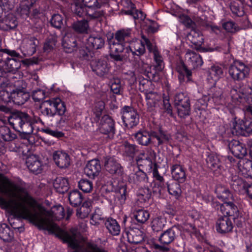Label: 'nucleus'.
<instances>
[{
    "label": "nucleus",
    "mask_w": 252,
    "mask_h": 252,
    "mask_svg": "<svg viewBox=\"0 0 252 252\" xmlns=\"http://www.w3.org/2000/svg\"><path fill=\"white\" fill-rule=\"evenodd\" d=\"M2 185H0V192L11 197H17L21 201L11 200L16 205V213L21 219L28 220L34 224L40 230H47L50 234H54L55 231L59 230L60 234L57 236L62 239L64 243H67L68 247L74 251H81V247L76 240L68 233L62 230L55 223H51L49 220L43 217L39 213L32 212L31 208H33L36 203V200L28 193L25 196L17 195L12 189L22 191L23 189L18 187L5 176H2Z\"/></svg>",
    "instance_id": "1"
},
{
    "label": "nucleus",
    "mask_w": 252,
    "mask_h": 252,
    "mask_svg": "<svg viewBox=\"0 0 252 252\" xmlns=\"http://www.w3.org/2000/svg\"><path fill=\"white\" fill-rule=\"evenodd\" d=\"M8 122L9 125L16 131L19 133L22 139H28L30 135L33 133V130L37 128L36 124L44 123L38 116L34 115H30L27 113L21 111H15L9 113Z\"/></svg>",
    "instance_id": "2"
},
{
    "label": "nucleus",
    "mask_w": 252,
    "mask_h": 252,
    "mask_svg": "<svg viewBox=\"0 0 252 252\" xmlns=\"http://www.w3.org/2000/svg\"><path fill=\"white\" fill-rule=\"evenodd\" d=\"M141 37V39L139 41L127 45V49L126 50V59H128L132 63L135 69L140 66H147V63L144 62L142 58L146 53L145 46L150 53H152L153 47L151 41L146 35L142 34Z\"/></svg>",
    "instance_id": "3"
},
{
    "label": "nucleus",
    "mask_w": 252,
    "mask_h": 252,
    "mask_svg": "<svg viewBox=\"0 0 252 252\" xmlns=\"http://www.w3.org/2000/svg\"><path fill=\"white\" fill-rule=\"evenodd\" d=\"M218 197L223 201V203H220L217 199H213L211 206L218 213L239 217V211L237 206L233 202L234 200L233 196L228 189H223L221 193L218 194Z\"/></svg>",
    "instance_id": "4"
},
{
    "label": "nucleus",
    "mask_w": 252,
    "mask_h": 252,
    "mask_svg": "<svg viewBox=\"0 0 252 252\" xmlns=\"http://www.w3.org/2000/svg\"><path fill=\"white\" fill-rule=\"evenodd\" d=\"M98 126L99 133L95 138L100 143H105L114 138L116 133L115 122L108 115H104L100 119Z\"/></svg>",
    "instance_id": "5"
},
{
    "label": "nucleus",
    "mask_w": 252,
    "mask_h": 252,
    "mask_svg": "<svg viewBox=\"0 0 252 252\" xmlns=\"http://www.w3.org/2000/svg\"><path fill=\"white\" fill-rule=\"evenodd\" d=\"M2 103L5 104L13 103L17 105H22L30 98V95L24 88H12L8 92H3L0 95Z\"/></svg>",
    "instance_id": "6"
},
{
    "label": "nucleus",
    "mask_w": 252,
    "mask_h": 252,
    "mask_svg": "<svg viewBox=\"0 0 252 252\" xmlns=\"http://www.w3.org/2000/svg\"><path fill=\"white\" fill-rule=\"evenodd\" d=\"M50 107H45L41 109L42 114L48 117H53L56 115L61 116L59 121V124H65L66 119L63 115L64 114L66 108L65 103L60 98H53L47 101Z\"/></svg>",
    "instance_id": "7"
},
{
    "label": "nucleus",
    "mask_w": 252,
    "mask_h": 252,
    "mask_svg": "<svg viewBox=\"0 0 252 252\" xmlns=\"http://www.w3.org/2000/svg\"><path fill=\"white\" fill-rule=\"evenodd\" d=\"M107 41L111 51L110 56L112 59L117 62L123 61L126 59L125 54L127 46L126 44L116 41L114 38L113 33L107 38Z\"/></svg>",
    "instance_id": "8"
},
{
    "label": "nucleus",
    "mask_w": 252,
    "mask_h": 252,
    "mask_svg": "<svg viewBox=\"0 0 252 252\" xmlns=\"http://www.w3.org/2000/svg\"><path fill=\"white\" fill-rule=\"evenodd\" d=\"M249 67L242 61L235 60L228 68V73L235 82L244 80L249 75Z\"/></svg>",
    "instance_id": "9"
},
{
    "label": "nucleus",
    "mask_w": 252,
    "mask_h": 252,
    "mask_svg": "<svg viewBox=\"0 0 252 252\" xmlns=\"http://www.w3.org/2000/svg\"><path fill=\"white\" fill-rule=\"evenodd\" d=\"M122 228L123 230V236L126 235L129 243L137 244L142 241V235H136L134 229H136L137 233H141V231L138 229L135 228L133 224H131V220L129 219L126 215L123 217Z\"/></svg>",
    "instance_id": "10"
},
{
    "label": "nucleus",
    "mask_w": 252,
    "mask_h": 252,
    "mask_svg": "<svg viewBox=\"0 0 252 252\" xmlns=\"http://www.w3.org/2000/svg\"><path fill=\"white\" fill-rule=\"evenodd\" d=\"M174 105L177 107L178 115L181 118H186L190 115V99L186 93H180L175 94Z\"/></svg>",
    "instance_id": "11"
},
{
    "label": "nucleus",
    "mask_w": 252,
    "mask_h": 252,
    "mask_svg": "<svg viewBox=\"0 0 252 252\" xmlns=\"http://www.w3.org/2000/svg\"><path fill=\"white\" fill-rule=\"evenodd\" d=\"M122 119L126 127L128 129L136 126L139 122V117L137 111L133 107L125 106L122 109Z\"/></svg>",
    "instance_id": "12"
},
{
    "label": "nucleus",
    "mask_w": 252,
    "mask_h": 252,
    "mask_svg": "<svg viewBox=\"0 0 252 252\" xmlns=\"http://www.w3.org/2000/svg\"><path fill=\"white\" fill-rule=\"evenodd\" d=\"M205 156L207 167L216 176L220 175L224 170V167L219 156L209 149L206 151Z\"/></svg>",
    "instance_id": "13"
},
{
    "label": "nucleus",
    "mask_w": 252,
    "mask_h": 252,
    "mask_svg": "<svg viewBox=\"0 0 252 252\" xmlns=\"http://www.w3.org/2000/svg\"><path fill=\"white\" fill-rule=\"evenodd\" d=\"M222 215L223 216L220 217L217 219L216 228L219 233L225 234L232 231L233 223L231 220L234 221L238 217H234L233 216L227 214Z\"/></svg>",
    "instance_id": "14"
},
{
    "label": "nucleus",
    "mask_w": 252,
    "mask_h": 252,
    "mask_svg": "<svg viewBox=\"0 0 252 252\" xmlns=\"http://www.w3.org/2000/svg\"><path fill=\"white\" fill-rule=\"evenodd\" d=\"M81 35L75 34H66L62 40V46L66 53H70L78 50V46L82 44Z\"/></svg>",
    "instance_id": "15"
},
{
    "label": "nucleus",
    "mask_w": 252,
    "mask_h": 252,
    "mask_svg": "<svg viewBox=\"0 0 252 252\" xmlns=\"http://www.w3.org/2000/svg\"><path fill=\"white\" fill-rule=\"evenodd\" d=\"M21 66V61L19 59L9 58L0 59V71L3 74L7 73L15 74Z\"/></svg>",
    "instance_id": "16"
},
{
    "label": "nucleus",
    "mask_w": 252,
    "mask_h": 252,
    "mask_svg": "<svg viewBox=\"0 0 252 252\" xmlns=\"http://www.w3.org/2000/svg\"><path fill=\"white\" fill-rule=\"evenodd\" d=\"M152 174L154 184L153 193L161 195L166 191L168 183L165 181L163 177L159 174L158 169L155 168Z\"/></svg>",
    "instance_id": "17"
},
{
    "label": "nucleus",
    "mask_w": 252,
    "mask_h": 252,
    "mask_svg": "<svg viewBox=\"0 0 252 252\" xmlns=\"http://www.w3.org/2000/svg\"><path fill=\"white\" fill-rule=\"evenodd\" d=\"M181 228V226L179 224H174L160 234L159 241L164 245L171 244L180 234Z\"/></svg>",
    "instance_id": "18"
},
{
    "label": "nucleus",
    "mask_w": 252,
    "mask_h": 252,
    "mask_svg": "<svg viewBox=\"0 0 252 252\" xmlns=\"http://www.w3.org/2000/svg\"><path fill=\"white\" fill-rule=\"evenodd\" d=\"M176 70L178 73V78L180 84L192 83V72L183 61L176 64Z\"/></svg>",
    "instance_id": "19"
},
{
    "label": "nucleus",
    "mask_w": 252,
    "mask_h": 252,
    "mask_svg": "<svg viewBox=\"0 0 252 252\" xmlns=\"http://www.w3.org/2000/svg\"><path fill=\"white\" fill-rule=\"evenodd\" d=\"M153 144L156 143L158 147H162L168 145L172 140L170 134L163 130L161 127L152 130Z\"/></svg>",
    "instance_id": "20"
},
{
    "label": "nucleus",
    "mask_w": 252,
    "mask_h": 252,
    "mask_svg": "<svg viewBox=\"0 0 252 252\" xmlns=\"http://www.w3.org/2000/svg\"><path fill=\"white\" fill-rule=\"evenodd\" d=\"M92 70L100 77L108 78L110 74L111 66L104 60H98L91 64Z\"/></svg>",
    "instance_id": "21"
},
{
    "label": "nucleus",
    "mask_w": 252,
    "mask_h": 252,
    "mask_svg": "<svg viewBox=\"0 0 252 252\" xmlns=\"http://www.w3.org/2000/svg\"><path fill=\"white\" fill-rule=\"evenodd\" d=\"M69 8L74 15L78 17L89 20L96 19L93 14H91V12L84 4L75 2L70 4Z\"/></svg>",
    "instance_id": "22"
},
{
    "label": "nucleus",
    "mask_w": 252,
    "mask_h": 252,
    "mask_svg": "<svg viewBox=\"0 0 252 252\" xmlns=\"http://www.w3.org/2000/svg\"><path fill=\"white\" fill-rule=\"evenodd\" d=\"M152 130H139L133 135L135 140L139 145L144 146L153 144Z\"/></svg>",
    "instance_id": "23"
},
{
    "label": "nucleus",
    "mask_w": 252,
    "mask_h": 252,
    "mask_svg": "<svg viewBox=\"0 0 252 252\" xmlns=\"http://www.w3.org/2000/svg\"><path fill=\"white\" fill-rule=\"evenodd\" d=\"M228 180L232 189L239 194H245V191L249 183L237 175H231Z\"/></svg>",
    "instance_id": "24"
},
{
    "label": "nucleus",
    "mask_w": 252,
    "mask_h": 252,
    "mask_svg": "<svg viewBox=\"0 0 252 252\" xmlns=\"http://www.w3.org/2000/svg\"><path fill=\"white\" fill-rule=\"evenodd\" d=\"M86 43L90 48L94 50L100 49L104 47L105 43V38L100 35H83Z\"/></svg>",
    "instance_id": "25"
},
{
    "label": "nucleus",
    "mask_w": 252,
    "mask_h": 252,
    "mask_svg": "<svg viewBox=\"0 0 252 252\" xmlns=\"http://www.w3.org/2000/svg\"><path fill=\"white\" fill-rule=\"evenodd\" d=\"M101 170L100 162L97 159L88 161L84 168V173L89 178L94 179L100 174Z\"/></svg>",
    "instance_id": "26"
},
{
    "label": "nucleus",
    "mask_w": 252,
    "mask_h": 252,
    "mask_svg": "<svg viewBox=\"0 0 252 252\" xmlns=\"http://www.w3.org/2000/svg\"><path fill=\"white\" fill-rule=\"evenodd\" d=\"M113 35L116 41L126 44L129 43L132 40L133 31L131 28H122L117 31Z\"/></svg>",
    "instance_id": "27"
},
{
    "label": "nucleus",
    "mask_w": 252,
    "mask_h": 252,
    "mask_svg": "<svg viewBox=\"0 0 252 252\" xmlns=\"http://www.w3.org/2000/svg\"><path fill=\"white\" fill-rule=\"evenodd\" d=\"M172 177L175 181L184 183L187 179V170L186 168L179 164H172L170 167Z\"/></svg>",
    "instance_id": "28"
},
{
    "label": "nucleus",
    "mask_w": 252,
    "mask_h": 252,
    "mask_svg": "<svg viewBox=\"0 0 252 252\" xmlns=\"http://www.w3.org/2000/svg\"><path fill=\"white\" fill-rule=\"evenodd\" d=\"M26 164L29 170L36 175L40 173L42 170V162L39 157L36 155H29L26 159Z\"/></svg>",
    "instance_id": "29"
},
{
    "label": "nucleus",
    "mask_w": 252,
    "mask_h": 252,
    "mask_svg": "<svg viewBox=\"0 0 252 252\" xmlns=\"http://www.w3.org/2000/svg\"><path fill=\"white\" fill-rule=\"evenodd\" d=\"M121 150L123 157L127 160L131 161L138 152L139 149L138 146L135 144L126 141L121 146Z\"/></svg>",
    "instance_id": "30"
},
{
    "label": "nucleus",
    "mask_w": 252,
    "mask_h": 252,
    "mask_svg": "<svg viewBox=\"0 0 252 252\" xmlns=\"http://www.w3.org/2000/svg\"><path fill=\"white\" fill-rule=\"evenodd\" d=\"M105 168L110 174L121 177L123 174V168L114 158H108L105 162Z\"/></svg>",
    "instance_id": "31"
},
{
    "label": "nucleus",
    "mask_w": 252,
    "mask_h": 252,
    "mask_svg": "<svg viewBox=\"0 0 252 252\" xmlns=\"http://www.w3.org/2000/svg\"><path fill=\"white\" fill-rule=\"evenodd\" d=\"M81 1L91 12V14H93L96 18H100L104 15V11L98 10L101 6V2L98 0H82Z\"/></svg>",
    "instance_id": "32"
},
{
    "label": "nucleus",
    "mask_w": 252,
    "mask_h": 252,
    "mask_svg": "<svg viewBox=\"0 0 252 252\" xmlns=\"http://www.w3.org/2000/svg\"><path fill=\"white\" fill-rule=\"evenodd\" d=\"M53 159L60 168H67L70 163L69 156L66 153L57 151L53 153Z\"/></svg>",
    "instance_id": "33"
},
{
    "label": "nucleus",
    "mask_w": 252,
    "mask_h": 252,
    "mask_svg": "<svg viewBox=\"0 0 252 252\" xmlns=\"http://www.w3.org/2000/svg\"><path fill=\"white\" fill-rule=\"evenodd\" d=\"M134 173H131L129 175V180L136 185L144 184L148 182V177L146 173L141 170L139 167H133Z\"/></svg>",
    "instance_id": "34"
},
{
    "label": "nucleus",
    "mask_w": 252,
    "mask_h": 252,
    "mask_svg": "<svg viewBox=\"0 0 252 252\" xmlns=\"http://www.w3.org/2000/svg\"><path fill=\"white\" fill-rule=\"evenodd\" d=\"M232 154L239 158H242L247 155V150L243 144L239 141H232L229 145Z\"/></svg>",
    "instance_id": "35"
},
{
    "label": "nucleus",
    "mask_w": 252,
    "mask_h": 252,
    "mask_svg": "<svg viewBox=\"0 0 252 252\" xmlns=\"http://www.w3.org/2000/svg\"><path fill=\"white\" fill-rule=\"evenodd\" d=\"M131 218H127L131 220V224H132V220H135L137 223L139 225L144 224L149 219L150 213L149 212L143 209H135L133 211Z\"/></svg>",
    "instance_id": "36"
},
{
    "label": "nucleus",
    "mask_w": 252,
    "mask_h": 252,
    "mask_svg": "<svg viewBox=\"0 0 252 252\" xmlns=\"http://www.w3.org/2000/svg\"><path fill=\"white\" fill-rule=\"evenodd\" d=\"M105 108V103L100 100L96 102L92 109L91 121L92 124L98 123L101 118L102 112Z\"/></svg>",
    "instance_id": "37"
},
{
    "label": "nucleus",
    "mask_w": 252,
    "mask_h": 252,
    "mask_svg": "<svg viewBox=\"0 0 252 252\" xmlns=\"http://www.w3.org/2000/svg\"><path fill=\"white\" fill-rule=\"evenodd\" d=\"M53 187L56 192L60 194L66 192L70 187L68 179L64 177H57L53 182Z\"/></svg>",
    "instance_id": "38"
},
{
    "label": "nucleus",
    "mask_w": 252,
    "mask_h": 252,
    "mask_svg": "<svg viewBox=\"0 0 252 252\" xmlns=\"http://www.w3.org/2000/svg\"><path fill=\"white\" fill-rule=\"evenodd\" d=\"M104 225L111 235L118 236L120 234L121 227L116 220L109 217L105 220Z\"/></svg>",
    "instance_id": "39"
},
{
    "label": "nucleus",
    "mask_w": 252,
    "mask_h": 252,
    "mask_svg": "<svg viewBox=\"0 0 252 252\" xmlns=\"http://www.w3.org/2000/svg\"><path fill=\"white\" fill-rule=\"evenodd\" d=\"M136 69L142 74L145 75L149 80L156 82L158 81L159 79V76L158 74V71H157L156 69L152 70L151 67H150L149 64L147 63V66L144 67L143 66H140L137 68Z\"/></svg>",
    "instance_id": "40"
},
{
    "label": "nucleus",
    "mask_w": 252,
    "mask_h": 252,
    "mask_svg": "<svg viewBox=\"0 0 252 252\" xmlns=\"http://www.w3.org/2000/svg\"><path fill=\"white\" fill-rule=\"evenodd\" d=\"M189 40L196 46H200L204 43V38L201 32L194 27L190 30L187 36Z\"/></svg>",
    "instance_id": "41"
},
{
    "label": "nucleus",
    "mask_w": 252,
    "mask_h": 252,
    "mask_svg": "<svg viewBox=\"0 0 252 252\" xmlns=\"http://www.w3.org/2000/svg\"><path fill=\"white\" fill-rule=\"evenodd\" d=\"M223 69L219 65H213L209 70L207 79L211 85L215 86L217 82L223 76Z\"/></svg>",
    "instance_id": "42"
},
{
    "label": "nucleus",
    "mask_w": 252,
    "mask_h": 252,
    "mask_svg": "<svg viewBox=\"0 0 252 252\" xmlns=\"http://www.w3.org/2000/svg\"><path fill=\"white\" fill-rule=\"evenodd\" d=\"M142 166L143 169L148 172H152L154 170L155 168L158 169L159 166L150 157H147L145 158H141L137 160V166L136 167Z\"/></svg>",
    "instance_id": "43"
},
{
    "label": "nucleus",
    "mask_w": 252,
    "mask_h": 252,
    "mask_svg": "<svg viewBox=\"0 0 252 252\" xmlns=\"http://www.w3.org/2000/svg\"><path fill=\"white\" fill-rule=\"evenodd\" d=\"M0 137L5 144V142H12L17 139V135L9 127L1 126H0Z\"/></svg>",
    "instance_id": "44"
},
{
    "label": "nucleus",
    "mask_w": 252,
    "mask_h": 252,
    "mask_svg": "<svg viewBox=\"0 0 252 252\" xmlns=\"http://www.w3.org/2000/svg\"><path fill=\"white\" fill-rule=\"evenodd\" d=\"M210 90L207 93V96L209 97V103H214L215 105L221 104L222 91L216 88L215 86L212 85Z\"/></svg>",
    "instance_id": "45"
},
{
    "label": "nucleus",
    "mask_w": 252,
    "mask_h": 252,
    "mask_svg": "<svg viewBox=\"0 0 252 252\" xmlns=\"http://www.w3.org/2000/svg\"><path fill=\"white\" fill-rule=\"evenodd\" d=\"M0 238L5 242H11L14 239V233L6 223L0 224Z\"/></svg>",
    "instance_id": "46"
},
{
    "label": "nucleus",
    "mask_w": 252,
    "mask_h": 252,
    "mask_svg": "<svg viewBox=\"0 0 252 252\" xmlns=\"http://www.w3.org/2000/svg\"><path fill=\"white\" fill-rule=\"evenodd\" d=\"M187 58H188V63L193 69L201 66L203 63L201 56L194 52H190L186 54Z\"/></svg>",
    "instance_id": "47"
},
{
    "label": "nucleus",
    "mask_w": 252,
    "mask_h": 252,
    "mask_svg": "<svg viewBox=\"0 0 252 252\" xmlns=\"http://www.w3.org/2000/svg\"><path fill=\"white\" fill-rule=\"evenodd\" d=\"M152 53L153 54L154 68L157 71H162L164 68V62L162 55L157 47L153 46Z\"/></svg>",
    "instance_id": "48"
},
{
    "label": "nucleus",
    "mask_w": 252,
    "mask_h": 252,
    "mask_svg": "<svg viewBox=\"0 0 252 252\" xmlns=\"http://www.w3.org/2000/svg\"><path fill=\"white\" fill-rule=\"evenodd\" d=\"M68 199L70 205L73 207L80 206L84 200V196L77 189L71 190L68 194Z\"/></svg>",
    "instance_id": "49"
},
{
    "label": "nucleus",
    "mask_w": 252,
    "mask_h": 252,
    "mask_svg": "<svg viewBox=\"0 0 252 252\" xmlns=\"http://www.w3.org/2000/svg\"><path fill=\"white\" fill-rule=\"evenodd\" d=\"M250 155L252 158V145L250 147ZM240 171L244 177L252 179V161L247 160L244 162Z\"/></svg>",
    "instance_id": "50"
},
{
    "label": "nucleus",
    "mask_w": 252,
    "mask_h": 252,
    "mask_svg": "<svg viewBox=\"0 0 252 252\" xmlns=\"http://www.w3.org/2000/svg\"><path fill=\"white\" fill-rule=\"evenodd\" d=\"M82 44L78 46V56L80 58L89 60L92 57V52L91 48L87 45L84 38H82Z\"/></svg>",
    "instance_id": "51"
},
{
    "label": "nucleus",
    "mask_w": 252,
    "mask_h": 252,
    "mask_svg": "<svg viewBox=\"0 0 252 252\" xmlns=\"http://www.w3.org/2000/svg\"><path fill=\"white\" fill-rule=\"evenodd\" d=\"M139 82V90L144 94L149 91H152L154 90L155 86L153 83L147 78L143 77H139L138 78Z\"/></svg>",
    "instance_id": "52"
},
{
    "label": "nucleus",
    "mask_w": 252,
    "mask_h": 252,
    "mask_svg": "<svg viewBox=\"0 0 252 252\" xmlns=\"http://www.w3.org/2000/svg\"><path fill=\"white\" fill-rule=\"evenodd\" d=\"M181 183H178L177 181H172L170 183H167L166 190H167L170 194L174 196L175 198L178 199L181 195L182 190Z\"/></svg>",
    "instance_id": "53"
},
{
    "label": "nucleus",
    "mask_w": 252,
    "mask_h": 252,
    "mask_svg": "<svg viewBox=\"0 0 252 252\" xmlns=\"http://www.w3.org/2000/svg\"><path fill=\"white\" fill-rule=\"evenodd\" d=\"M166 224V219L162 216H158L153 219L151 222V227L154 232L161 231Z\"/></svg>",
    "instance_id": "54"
},
{
    "label": "nucleus",
    "mask_w": 252,
    "mask_h": 252,
    "mask_svg": "<svg viewBox=\"0 0 252 252\" xmlns=\"http://www.w3.org/2000/svg\"><path fill=\"white\" fill-rule=\"evenodd\" d=\"M144 94L147 104L150 107H156L158 102L160 100V96L157 92H154V90Z\"/></svg>",
    "instance_id": "55"
},
{
    "label": "nucleus",
    "mask_w": 252,
    "mask_h": 252,
    "mask_svg": "<svg viewBox=\"0 0 252 252\" xmlns=\"http://www.w3.org/2000/svg\"><path fill=\"white\" fill-rule=\"evenodd\" d=\"M88 19H83L80 21H77L72 25L73 30L78 33H87L89 27Z\"/></svg>",
    "instance_id": "56"
},
{
    "label": "nucleus",
    "mask_w": 252,
    "mask_h": 252,
    "mask_svg": "<svg viewBox=\"0 0 252 252\" xmlns=\"http://www.w3.org/2000/svg\"><path fill=\"white\" fill-rule=\"evenodd\" d=\"M37 0H23L20 4V13L22 15L29 16L30 9L33 7Z\"/></svg>",
    "instance_id": "57"
},
{
    "label": "nucleus",
    "mask_w": 252,
    "mask_h": 252,
    "mask_svg": "<svg viewBox=\"0 0 252 252\" xmlns=\"http://www.w3.org/2000/svg\"><path fill=\"white\" fill-rule=\"evenodd\" d=\"M5 27H3L5 31L13 30L17 26V21L16 17L13 14H8L3 19Z\"/></svg>",
    "instance_id": "58"
},
{
    "label": "nucleus",
    "mask_w": 252,
    "mask_h": 252,
    "mask_svg": "<svg viewBox=\"0 0 252 252\" xmlns=\"http://www.w3.org/2000/svg\"><path fill=\"white\" fill-rule=\"evenodd\" d=\"M38 42V40L34 36H31L27 40L25 47L28 54L32 55L36 52Z\"/></svg>",
    "instance_id": "59"
},
{
    "label": "nucleus",
    "mask_w": 252,
    "mask_h": 252,
    "mask_svg": "<svg viewBox=\"0 0 252 252\" xmlns=\"http://www.w3.org/2000/svg\"><path fill=\"white\" fill-rule=\"evenodd\" d=\"M230 8L232 14L235 16L241 17L245 14L244 6L242 3H239L236 1L232 2L230 5Z\"/></svg>",
    "instance_id": "60"
},
{
    "label": "nucleus",
    "mask_w": 252,
    "mask_h": 252,
    "mask_svg": "<svg viewBox=\"0 0 252 252\" xmlns=\"http://www.w3.org/2000/svg\"><path fill=\"white\" fill-rule=\"evenodd\" d=\"M244 121L239 120L238 122H233L232 126L231 127V131L233 135H245L244 128Z\"/></svg>",
    "instance_id": "61"
},
{
    "label": "nucleus",
    "mask_w": 252,
    "mask_h": 252,
    "mask_svg": "<svg viewBox=\"0 0 252 252\" xmlns=\"http://www.w3.org/2000/svg\"><path fill=\"white\" fill-rule=\"evenodd\" d=\"M127 196V188L126 185L119 186L116 192V198L120 205H123L126 202Z\"/></svg>",
    "instance_id": "62"
},
{
    "label": "nucleus",
    "mask_w": 252,
    "mask_h": 252,
    "mask_svg": "<svg viewBox=\"0 0 252 252\" xmlns=\"http://www.w3.org/2000/svg\"><path fill=\"white\" fill-rule=\"evenodd\" d=\"M79 189L85 193L90 192L93 189V184L92 181L86 179H82L78 184Z\"/></svg>",
    "instance_id": "63"
},
{
    "label": "nucleus",
    "mask_w": 252,
    "mask_h": 252,
    "mask_svg": "<svg viewBox=\"0 0 252 252\" xmlns=\"http://www.w3.org/2000/svg\"><path fill=\"white\" fill-rule=\"evenodd\" d=\"M208 103H209V97L204 94L202 98L197 99L195 102L194 106L195 111L197 112L205 110L208 105Z\"/></svg>",
    "instance_id": "64"
}]
</instances>
